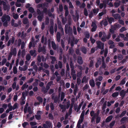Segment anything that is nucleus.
I'll return each instance as SVG.
<instances>
[{
	"instance_id": "nucleus-35",
	"label": "nucleus",
	"mask_w": 128,
	"mask_h": 128,
	"mask_svg": "<svg viewBox=\"0 0 128 128\" xmlns=\"http://www.w3.org/2000/svg\"><path fill=\"white\" fill-rule=\"evenodd\" d=\"M64 43V40L62 39L61 41V46L63 49H64L65 48Z\"/></svg>"
},
{
	"instance_id": "nucleus-12",
	"label": "nucleus",
	"mask_w": 128,
	"mask_h": 128,
	"mask_svg": "<svg viewBox=\"0 0 128 128\" xmlns=\"http://www.w3.org/2000/svg\"><path fill=\"white\" fill-rule=\"evenodd\" d=\"M81 51L84 54H86L87 53V49L84 46L82 47L80 49Z\"/></svg>"
},
{
	"instance_id": "nucleus-38",
	"label": "nucleus",
	"mask_w": 128,
	"mask_h": 128,
	"mask_svg": "<svg viewBox=\"0 0 128 128\" xmlns=\"http://www.w3.org/2000/svg\"><path fill=\"white\" fill-rule=\"evenodd\" d=\"M13 71L14 74H16L17 73V68L15 66H14L13 67Z\"/></svg>"
},
{
	"instance_id": "nucleus-49",
	"label": "nucleus",
	"mask_w": 128,
	"mask_h": 128,
	"mask_svg": "<svg viewBox=\"0 0 128 128\" xmlns=\"http://www.w3.org/2000/svg\"><path fill=\"white\" fill-rule=\"evenodd\" d=\"M74 68H72L71 69V75H72L74 74H76V71L74 70Z\"/></svg>"
},
{
	"instance_id": "nucleus-1",
	"label": "nucleus",
	"mask_w": 128,
	"mask_h": 128,
	"mask_svg": "<svg viewBox=\"0 0 128 128\" xmlns=\"http://www.w3.org/2000/svg\"><path fill=\"white\" fill-rule=\"evenodd\" d=\"M10 18L8 15L3 16L1 18L2 22H4L3 25L4 26L7 27L8 26V22L10 21Z\"/></svg>"
},
{
	"instance_id": "nucleus-11",
	"label": "nucleus",
	"mask_w": 128,
	"mask_h": 128,
	"mask_svg": "<svg viewBox=\"0 0 128 128\" xmlns=\"http://www.w3.org/2000/svg\"><path fill=\"white\" fill-rule=\"evenodd\" d=\"M89 84L90 86L92 87H94L95 86V84L94 80L93 79H92L89 81Z\"/></svg>"
},
{
	"instance_id": "nucleus-31",
	"label": "nucleus",
	"mask_w": 128,
	"mask_h": 128,
	"mask_svg": "<svg viewBox=\"0 0 128 128\" xmlns=\"http://www.w3.org/2000/svg\"><path fill=\"white\" fill-rule=\"evenodd\" d=\"M49 22V19L48 17H46L45 19V23L46 25H48Z\"/></svg>"
},
{
	"instance_id": "nucleus-62",
	"label": "nucleus",
	"mask_w": 128,
	"mask_h": 128,
	"mask_svg": "<svg viewBox=\"0 0 128 128\" xmlns=\"http://www.w3.org/2000/svg\"><path fill=\"white\" fill-rule=\"evenodd\" d=\"M115 122V121L114 120L112 121L111 123L110 124V126L112 127L114 125Z\"/></svg>"
},
{
	"instance_id": "nucleus-24",
	"label": "nucleus",
	"mask_w": 128,
	"mask_h": 128,
	"mask_svg": "<svg viewBox=\"0 0 128 128\" xmlns=\"http://www.w3.org/2000/svg\"><path fill=\"white\" fill-rule=\"evenodd\" d=\"M38 100V101L40 103H42L43 102V99L40 96H38L36 98Z\"/></svg>"
},
{
	"instance_id": "nucleus-6",
	"label": "nucleus",
	"mask_w": 128,
	"mask_h": 128,
	"mask_svg": "<svg viewBox=\"0 0 128 128\" xmlns=\"http://www.w3.org/2000/svg\"><path fill=\"white\" fill-rule=\"evenodd\" d=\"M77 62L79 64H82L83 63L82 58L80 56H78Z\"/></svg>"
},
{
	"instance_id": "nucleus-9",
	"label": "nucleus",
	"mask_w": 128,
	"mask_h": 128,
	"mask_svg": "<svg viewBox=\"0 0 128 128\" xmlns=\"http://www.w3.org/2000/svg\"><path fill=\"white\" fill-rule=\"evenodd\" d=\"M3 8L4 10H7L8 11L10 9V6L7 5H6V3L5 4H3Z\"/></svg>"
},
{
	"instance_id": "nucleus-44",
	"label": "nucleus",
	"mask_w": 128,
	"mask_h": 128,
	"mask_svg": "<svg viewBox=\"0 0 128 128\" xmlns=\"http://www.w3.org/2000/svg\"><path fill=\"white\" fill-rule=\"evenodd\" d=\"M28 112L30 114H31L32 113V112L31 110V108L30 106H28Z\"/></svg>"
},
{
	"instance_id": "nucleus-36",
	"label": "nucleus",
	"mask_w": 128,
	"mask_h": 128,
	"mask_svg": "<svg viewBox=\"0 0 128 128\" xmlns=\"http://www.w3.org/2000/svg\"><path fill=\"white\" fill-rule=\"evenodd\" d=\"M101 118L100 116L97 117L96 118V123L98 124L100 121Z\"/></svg>"
},
{
	"instance_id": "nucleus-18",
	"label": "nucleus",
	"mask_w": 128,
	"mask_h": 128,
	"mask_svg": "<svg viewBox=\"0 0 128 128\" xmlns=\"http://www.w3.org/2000/svg\"><path fill=\"white\" fill-rule=\"evenodd\" d=\"M50 58L52 59V61L51 62V63L52 64H54L56 60V58L55 56H50Z\"/></svg>"
},
{
	"instance_id": "nucleus-32",
	"label": "nucleus",
	"mask_w": 128,
	"mask_h": 128,
	"mask_svg": "<svg viewBox=\"0 0 128 128\" xmlns=\"http://www.w3.org/2000/svg\"><path fill=\"white\" fill-rule=\"evenodd\" d=\"M28 10L29 12L31 13H33L34 12V9L32 7H30Z\"/></svg>"
},
{
	"instance_id": "nucleus-19",
	"label": "nucleus",
	"mask_w": 128,
	"mask_h": 128,
	"mask_svg": "<svg viewBox=\"0 0 128 128\" xmlns=\"http://www.w3.org/2000/svg\"><path fill=\"white\" fill-rule=\"evenodd\" d=\"M28 22V20L26 18H24L22 22L24 24H27Z\"/></svg>"
},
{
	"instance_id": "nucleus-26",
	"label": "nucleus",
	"mask_w": 128,
	"mask_h": 128,
	"mask_svg": "<svg viewBox=\"0 0 128 128\" xmlns=\"http://www.w3.org/2000/svg\"><path fill=\"white\" fill-rule=\"evenodd\" d=\"M118 95L119 93L118 92H115L112 94V96L114 98L117 96Z\"/></svg>"
},
{
	"instance_id": "nucleus-40",
	"label": "nucleus",
	"mask_w": 128,
	"mask_h": 128,
	"mask_svg": "<svg viewBox=\"0 0 128 128\" xmlns=\"http://www.w3.org/2000/svg\"><path fill=\"white\" fill-rule=\"evenodd\" d=\"M26 60L28 61L29 60L31 59V56L29 54H28L26 56Z\"/></svg>"
},
{
	"instance_id": "nucleus-63",
	"label": "nucleus",
	"mask_w": 128,
	"mask_h": 128,
	"mask_svg": "<svg viewBox=\"0 0 128 128\" xmlns=\"http://www.w3.org/2000/svg\"><path fill=\"white\" fill-rule=\"evenodd\" d=\"M81 79L79 78H78L77 79V83L78 85H80L81 83Z\"/></svg>"
},
{
	"instance_id": "nucleus-55",
	"label": "nucleus",
	"mask_w": 128,
	"mask_h": 128,
	"mask_svg": "<svg viewBox=\"0 0 128 128\" xmlns=\"http://www.w3.org/2000/svg\"><path fill=\"white\" fill-rule=\"evenodd\" d=\"M13 18L15 20L18 19V16L17 14H14L13 15Z\"/></svg>"
},
{
	"instance_id": "nucleus-15",
	"label": "nucleus",
	"mask_w": 128,
	"mask_h": 128,
	"mask_svg": "<svg viewBox=\"0 0 128 128\" xmlns=\"http://www.w3.org/2000/svg\"><path fill=\"white\" fill-rule=\"evenodd\" d=\"M50 34H53L54 33V26L51 25L50 26Z\"/></svg>"
},
{
	"instance_id": "nucleus-23",
	"label": "nucleus",
	"mask_w": 128,
	"mask_h": 128,
	"mask_svg": "<svg viewBox=\"0 0 128 128\" xmlns=\"http://www.w3.org/2000/svg\"><path fill=\"white\" fill-rule=\"evenodd\" d=\"M84 35L85 36L86 38H89L90 37V34L88 32H86L84 33Z\"/></svg>"
},
{
	"instance_id": "nucleus-27",
	"label": "nucleus",
	"mask_w": 128,
	"mask_h": 128,
	"mask_svg": "<svg viewBox=\"0 0 128 128\" xmlns=\"http://www.w3.org/2000/svg\"><path fill=\"white\" fill-rule=\"evenodd\" d=\"M126 95V92L124 90H122L120 93V96H125Z\"/></svg>"
},
{
	"instance_id": "nucleus-57",
	"label": "nucleus",
	"mask_w": 128,
	"mask_h": 128,
	"mask_svg": "<svg viewBox=\"0 0 128 128\" xmlns=\"http://www.w3.org/2000/svg\"><path fill=\"white\" fill-rule=\"evenodd\" d=\"M50 107L52 110H54V106L52 102L50 104Z\"/></svg>"
},
{
	"instance_id": "nucleus-41",
	"label": "nucleus",
	"mask_w": 128,
	"mask_h": 128,
	"mask_svg": "<svg viewBox=\"0 0 128 128\" xmlns=\"http://www.w3.org/2000/svg\"><path fill=\"white\" fill-rule=\"evenodd\" d=\"M43 15H38L37 16V18L38 20L40 21H41L42 20L43 18Z\"/></svg>"
},
{
	"instance_id": "nucleus-7",
	"label": "nucleus",
	"mask_w": 128,
	"mask_h": 128,
	"mask_svg": "<svg viewBox=\"0 0 128 128\" xmlns=\"http://www.w3.org/2000/svg\"><path fill=\"white\" fill-rule=\"evenodd\" d=\"M112 16L114 17L115 19L116 20L121 18L120 15L118 14H112Z\"/></svg>"
},
{
	"instance_id": "nucleus-58",
	"label": "nucleus",
	"mask_w": 128,
	"mask_h": 128,
	"mask_svg": "<svg viewBox=\"0 0 128 128\" xmlns=\"http://www.w3.org/2000/svg\"><path fill=\"white\" fill-rule=\"evenodd\" d=\"M35 116L37 120H39L41 119V116L40 115H36Z\"/></svg>"
},
{
	"instance_id": "nucleus-10",
	"label": "nucleus",
	"mask_w": 128,
	"mask_h": 128,
	"mask_svg": "<svg viewBox=\"0 0 128 128\" xmlns=\"http://www.w3.org/2000/svg\"><path fill=\"white\" fill-rule=\"evenodd\" d=\"M57 22L58 25V29L60 30L62 29L63 28H62V26L61 25V22H60L58 19V20H57Z\"/></svg>"
},
{
	"instance_id": "nucleus-42",
	"label": "nucleus",
	"mask_w": 128,
	"mask_h": 128,
	"mask_svg": "<svg viewBox=\"0 0 128 128\" xmlns=\"http://www.w3.org/2000/svg\"><path fill=\"white\" fill-rule=\"evenodd\" d=\"M36 52V51L35 50H31L30 51V53L31 54V55L32 56H33L35 53Z\"/></svg>"
},
{
	"instance_id": "nucleus-30",
	"label": "nucleus",
	"mask_w": 128,
	"mask_h": 128,
	"mask_svg": "<svg viewBox=\"0 0 128 128\" xmlns=\"http://www.w3.org/2000/svg\"><path fill=\"white\" fill-rule=\"evenodd\" d=\"M128 118L124 117L122 118L121 120H120V121L122 123H124V122H123L125 121Z\"/></svg>"
},
{
	"instance_id": "nucleus-4",
	"label": "nucleus",
	"mask_w": 128,
	"mask_h": 128,
	"mask_svg": "<svg viewBox=\"0 0 128 128\" xmlns=\"http://www.w3.org/2000/svg\"><path fill=\"white\" fill-rule=\"evenodd\" d=\"M121 27V26L119 24H114V26H111V28H112L114 30L118 28H120Z\"/></svg>"
},
{
	"instance_id": "nucleus-46",
	"label": "nucleus",
	"mask_w": 128,
	"mask_h": 128,
	"mask_svg": "<svg viewBox=\"0 0 128 128\" xmlns=\"http://www.w3.org/2000/svg\"><path fill=\"white\" fill-rule=\"evenodd\" d=\"M106 101L104 103L103 106L102 107V110H104V109L106 108Z\"/></svg>"
},
{
	"instance_id": "nucleus-3",
	"label": "nucleus",
	"mask_w": 128,
	"mask_h": 128,
	"mask_svg": "<svg viewBox=\"0 0 128 128\" xmlns=\"http://www.w3.org/2000/svg\"><path fill=\"white\" fill-rule=\"evenodd\" d=\"M96 42L98 48L101 49V50L104 49V43H102L100 41H96Z\"/></svg>"
},
{
	"instance_id": "nucleus-21",
	"label": "nucleus",
	"mask_w": 128,
	"mask_h": 128,
	"mask_svg": "<svg viewBox=\"0 0 128 128\" xmlns=\"http://www.w3.org/2000/svg\"><path fill=\"white\" fill-rule=\"evenodd\" d=\"M41 50L43 53L44 54H45L46 53V50L45 49V46H44L42 47H40Z\"/></svg>"
},
{
	"instance_id": "nucleus-34",
	"label": "nucleus",
	"mask_w": 128,
	"mask_h": 128,
	"mask_svg": "<svg viewBox=\"0 0 128 128\" xmlns=\"http://www.w3.org/2000/svg\"><path fill=\"white\" fill-rule=\"evenodd\" d=\"M41 90L44 94H46L47 92V91L46 90L45 87H42V88Z\"/></svg>"
},
{
	"instance_id": "nucleus-33",
	"label": "nucleus",
	"mask_w": 128,
	"mask_h": 128,
	"mask_svg": "<svg viewBox=\"0 0 128 128\" xmlns=\"http://www.w3.org/2000/svg\"><path fill=\"white\" fill-rule=\"evenodd\" d=\"M45 122L46 123V124L48 126L49 128H50L51 126V123L50 121H46Z\"/></svg>"
},
{
	"instance_id": "nucleus-37",
	"label": "nucleus",
	"mask_w": 128,
	"mask_h": 128,
	"mask_svg": "<svg viewBox=\"0 0 128 128\" xmlns=\"http://www.w3.org/2000/svg\"><path fill=\"white\" fill-rule=\"evenodd\" d=\"M126 79V77L124 78L122 80H121L120 84L122 85H124L126 83V81L125 80Z\"/></svg>"
},
{
	"instance_id": "nucleus-22",
	"label": "nucleus",
	"mask_w": 128,
	"mask_h": 128,
	"mask_svg": "<svg viewBox=\"0 0 128 128\" xmlns=\"http://www.w3.org/2000/svg\"><path fill=\"white\" fill-rule=\"evenodd\" d=\"M52 46V48L54 50H56V46L55 42L52 41L51 42Z\"/></svg>"
},
{
	"instance_id": "nucleus-20",
	"label": "nucleus",
	"mask_w": 128,
	"mask_h": 128,
	"mask_svg": "<svg viewBox=\"0 0 128 128\" xmlns=\"http://www.w3.org/2000/svg\"><path fill=\"white\" fill-rule=\"evenodd\" d=\"M99 10L98 8L96 9H93L92 11L93 14H94V15L96 16Z\"/></svg>"
},
{
	"instance_id": "nucleus-64",
	"label": "nucleus",
	"mask_w": 128,
	"mask_h": 128,
	"mask_svg": "<svg viewBox=\"0 0 128 128\" xmlns=\"http://www.w3.org/2000/svg\"><path fill=\"white\" fill-rule=\"evenodd\" d=\"M114 5L115 8H117L120 5V4L118 2H115L114 3Z\"/></svg>"
},
{
	"instance_id": "nucleus-8",
	"label": "nucleus",
	"mask_w": 128,
	"mask_h": 128,
	"mask_svg": "<svg viewBox=\"0 0 128 128\" xmlns=\"http://www.w3.org/2000/svg\"><path fill=\"white\" fill-rule=\"evenodd\" d=\"M60 34L59 32H57L56 35V39L58 42H60Z\"/></svg>"
},
{
	"instance_id": "nucleus-39",
	"label": "nucleus",
	"mask_w": 128,
	"mask_h": 128,
	"mask_svg": "<svg viewBox=\"0 0 128 128\" xmlns=\"http://www.w3.org/2000/svg\"><path fill=\"white\" fill-rule=\"evenodd\" d=\"M48 116V118L50 119L51 120H54L53 115L52 114L50 113H49Z\"/></svg>"
},
{
	"instance_id": "nucleus-43",
	"label": "nucleus",
	"mask_w": 128,
	"mask_h": 128,
	"mask_svg": "<svg viewBox=\"0 0 128 128\" xmlns=\"http://www.w3.org/2000/svg\"><path fill=\"white\" fill-rule=\"evenodd\" d=\"M58 64L59 68L60 69L62 68V62L60 61H58Z\"/></svg>"
},
{
	"instance_id": "nucleus-5",
	"label": "nucleus",
	"mask_w": 128,
	"mask_h": 128,
	"mask_svg": "<svg viewBox=\"0 0 128 128\" xmlns=\"http://www.w3.org/2000/svg\"><path fill=\"white\" fill-rule=\"evenodd\" d=\"M15 39V38L14 37H12L11 39L10 40L8 41L7 43V46H10L11 43L12 44H14V42Z\"/></svg>"
},
{
	"instance_id": "nucleus-60",
	"label": "nucleus",
	"mask_w": 128,
	"mask_h": 128,
	"mask_svg": "<svg viewBox=\"0 0 128 128\" xmlns=\"http://www.w3.org/2000/svg\"><path fill=\"white\" fill-rule=\"evenodd\" d=\"M105 36L106 39L109 40L111 37V34L110 33H109L108 34L107 36L106 35Z\"/></svg>"
},
{
	"instance_id": "nucleus-47",
	"label": "nucleus",
	"mask_w": 128,
	"mask_h": 128,
	"mask_svg": "<svg viewBox=\"0 0 128 128\" xmlns=\"http://www.w3.org/2000/svg\"><path fill=\"white\" fill-rule=\"evenodd\" d=\"M84 114H85V111L84 110H83V111H82L81 114V115H80V118H83L84 119Z\"/></svg>"
},
{
	"instance_id": "nucleus-52",
	"label": "nucleus",
	"mask_w": 128,
	"mask_h": 128,
	"mask_svg": "<svg viewBox=\"0 0 128 128\" xmlns=\"http://www.w3.org/2000/svg\"><path fill=\"white\" fill-rule=\"evenodd\" d=\"M73 33L75 35H76L77 34V32L75 26H73Z\"/></svg>"
},
{
	"instance_id": "nucleus-25",
	"label": "nucleus",
	"mask_w": 128,
	"mask_h": 128,
	"mask_svg": "<svg viewBox=\"0 0 128 128\" xmlns=\"http://www.w3.org/2000/svg\"><path fill=\"white\" fill-rule=\"evenodd\" d=\"M70 66L71 69L74 68V64L73 63V62L72 60H70Z\"/></svg>"
},
{
	"instance_id": "nucleus-59",
	"label": "nucleus",
	"mask_w": 128,
	"mask_h": 128,
	"mask_svg": "<svg viewBox=\"0 0 128 128\" xmlns=\"http://www.w3.org/2000/svg\"><path fill=\"white\" fill-rule=\"evenodd\" d=\"M7 61L6 59V58H4L2 61V65H3Z\"/></svg>"
},
{
	"instance_id": "nucleus-14",
	"label": "nucleus",
	"mask_w": 128,
	"mask_h": 128,
	"mask_svg": "<svg viewBox=\"0 0 128 128\" xmlns=\"http://www.w3.org/2000/svg\"><path fill=\"white\" fill-rule=\"evenodd\" d=\"M16 48H14L11 50V52L10 53L11 54H11H12V55H14V56H15L16 54Z\"/></svg>"
},
{
	"instance_id": "nucleus-28",
	"label": "nucleus",
	"mask_w": 128,
	"mask_h": 128,
	"mask_svg": "<svg viewBox=\"0 0 128 128\" xmlns=\"http://www.w3.org/2000/svg\"><path fill=\"white\" fill-rule=\"evenodd\" d=\"M26 83H25L22 86V90H24L25 88H27L28 87V85L26 84Z\"/></svg>"
},
{
	"instance_id": "nucleus-53",
	"label": "nucleus",
	"mask_w": 128,
	"mask_h": 128,
	"mask_svg": "<svg viewBox=\"0 0 128 128\" xmlns=\"http://www.w3.org/2000/svg\"><path fill=\"white\" fill-rule=\"evenodd\" d=\"M28 125V123L27 122H24L22 124V126L24 128H25L26 126Z\"/></svg>"
},
{
	"instance_id": "nucleus-17",
	"label": "nucleus",
	"mask_w": 128,
	"mask_h": 128,
	"mask_svg": "<svg viewBox=\"0 0 128 128\" xmlns=\"http://www.w3.org/2000/svg\"><path fill=\"white\" fill-rule=\"evenodd\" d=\"M59 106L60 108L62 110V112H63L65 111L66 110V106L60 104Z\"/></svg>"
},
{
	"instance_id": "nucleus-54",
	"label": "nucleus",
	"mask_w": 128,
	"mask_h": 128,
	"mask_svg": "<svg viewBox=\"0 0 128 128\" xmlns=\"http://www.w3.org/2000/svg\"><path fill=\"white\" fill-rule=\"evenodd\" d=\"M126 30V29L125 27H122L120 29V32H122Z\"/></svg>"
},
{
	"instance_id": "nucleus-2",
	"label": "nucleus",
	"mask_w": 128,
	"mask_h": 128,
	"mask_svg": "<svg viewBox=\"0 0 128 128\" xmlns=\"http://www.w3.org/2000/svg\"><path fill=\"white\" fill-rule=\"evenodd\" d=\"M64 31L66 34H68L69 36H72V34L73 31L72 28L70 26L68 27H68H66V26H65L64 28Z\"/></svg>"
},
{
	"instance_id": "nucleus-16",
	"label": "nucleus",
	"mask_w": 128,
	"mask_h": 128,
	"mask_svg": "<svg viewBox=\"0 0 128 128\" xmlns=\"http://www.w3.org/2000/svg\"><path fill=\"white\" fill-rule=\"evenodd\" d=\"M107 19L110 24H112V22H114V19L112 17L108 18H107Z\"/></svg>"
},
{
	"instance_id": "nucleus-61",
	"label": "nucleus",
	"mask_w": 128,
	"mask_h": 128,
	"mask_svg": "<svg viewBox=\"0 0 128 128\" xmlns=\"http://www.w3.org/2000/svg\"><path fill=\"white\" fill-rule=\"evenodd\" d=\"M10 114L9 115L8 118L9 120H10L12 119L13 115V114H12V112H10Z\"/></svg>"
},
{
	"instance_id": "nucleus-48",
	"label": "nucleus",
	"mask_w": 128,
	"mask_h": 128,
	"mask_svg": "<svg viewBox=\"0 0 128 128\" xmlns=\"http://www.w3.org/2000/svg\"><path fill=\"white\" fill-rule=\"evenodd\" d=\"M123 56L122 54H118V58L119 60H121L123 58Z\"/></svg>"
},
{
	"instance_id": "nucleus-13",
	"label": "nucleus",
	"mask_w": 128,
	"mask_h": 128,
	"mask_svg": "<svg viewBox=\"0 0 128 128\" xmlns=\"http://www.w3.org/2000/svg\"><path fill=\"white\" fill-rule=\"evenodd\" d=\"M113 118V116L112 115H110L108 116L106 120V122H108L110 121Z\"/></svg>"
},
{
	"instance_id": "nucleus-50",
	"label": "nucleus",
	"mask_w": 128,
	"mask_h": 128,
	"mask_svg": "<svg viewBox=\"0 0 128 128\" xmlns=\"http://www.w3.org/2000/svg\"><path fill=\"white\" fill-rule=\"evenodd\" d=\"M64 97V92H62L61 94V96L60 98V100L61 101H62Z\"/></svg>"
},
{
	"instance_id": "nucleus-51",
	"label": "nucleus",
	"mask_w": 128,
	"mask_h": 128,
	"mask_svg": "<svg viewBox=\"0 0 128 128\" xmlns=\"http://www.w3.org/2000/svg\"><path fill=\"white\" fill-rule=\"evenodd\" d=\"M94 61L93 60H92L90 61V64L89 65V67L90 68L94 66Z\"/></svg>"
},
{
	"instance_id": "nucleus-45",
	"label": "nucleus",
	"mask_w": 128,
	"mask_h": 128,
	"mask_svg": "<svg viewBox=\"0 0 128 128\" xmlns=\"http://www.w3.org/2000/svg\"><path fill=\"white\" fill-rule=\"evenodd\" d=\"M84 14L86 16H87L88 15V11L86 8H84Z\"/></svg>"
},
{
	"instance_id": "nucleus-56",
	"label": "nucleus",
	"mask_w": 128,
	"mask_h": 128,
	"mask_svg": "<svg viewBox=\"0 0 128 128\" xmlns=\"http://www.w3.org/2000/svg\"><path fill=\"white\" fill-rule=\"evenodd\" d=\"M43 8V10L42 12L46 14H47L48 12L47 8Z\"/></svg>"
},
{
	"instance_id": "nucleus-29",
	"label": "nucleus",
	"mask_w": 128,
	"mask_h": 128,
	"mask_svg": "<svg viewBox=\"0 0 128 128\" xmlns=\"http://www.w3.org/2000/svg\"><path fill=\"white\" fill-rule=\"evenodd\" d=\"M126 110L123 111L120 115V118H122L123 116L126 114Z\"/></svg>"
}]
</instances>
